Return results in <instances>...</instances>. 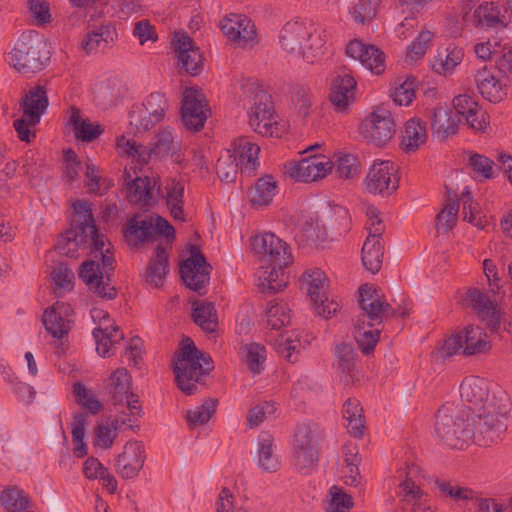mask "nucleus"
<instances>
[{
	"label": "nucleus",
	"instance_id": "nucleus-1",
	"mask_svg": "<svg viewBox=\"0 0 512 512\" xmlns=\"http://www.w3.org/2000/svg\"><path fill=\"white\" fill-rule=\"evenodd\" d=\"M90 249L91 259L82 263L79 277L97 296L113 300L117 290L110 283V272L114 270V256L110 251L111 244L105 242L103 234L90 235L88 230L71 226L63 233L55 245V249L67 257H77L81 247Z\"/></svg>",
	"mask_w": 512,
	"mask_h": 512
},
{
	"label": "nucleus",
	"instance_id": "nucleus-2",
	"mask_svg": "<svg viewBox=\"0 0 512 512\" xmlns=\"http://www.w3.org/2000/svg\"><path fill=\"white\" fill-rule=\"evenodd\" d=\"M326 38V30L312 22L289 21L280 30L279 44L286 53L314 63L324 54Z\"/></svg>",
	"mask_w": 512,
	"mask_h": 512
},
{
	"label": "nucleus",
	"instance_id": "nucleus-3",
	"mask_svg": "<svg viewBox=\"0 0 512 512\" xmlns=\"http://www.w3.org/2000/svg\"><path fill=\"white\" fill-rule=\"evenodd\" d=\"M214 368L212 359L200 351L190 338H186L175 354L173 371L177 386L186 395L197 392L203 378Z\"/></svg>",
	"mask_w": 512,
	"mask_h": 512
},
{
	"label": "nucleus",
	"instance_id": "nucleus-4",
	"mask_svg": "<svg viewBox=\"0 0 512 512\" xmlns=\"http://www.w3.org/2000/svg\"><path fill=\"white\" fill-rule=\"evenodd\" d=\"M49 60L50 52L44 37L36 31L23 32L10 52V64L25 76L43 70Z\"/></svg>",
	"mask_w": 512,
	"mask_h": 512
},
{
	"label": "nucleus",
	"instance_id": "nucleus-5",
	"mask_svg": "<svg viewBox=\"0 0 512 512\" xmlns=\"http://www.w3.org/2000/svg\"><path fill=\"white\" fill-rule=\"evenodd\" d=\"M48 107V96L44 86L36 85L20 101L22 117L14 121L18 138L30 143L35 137V127Z\"/></svg>",
	"mask_w": 512,
	"mask_h": 512
},
{
	"label": "nucleus",
	"instance_id": "nucleus-6",
	"mask_svg": "<svg viewBox=\"0 0 512 512\" xmlns=\"http://www.w3.org/2000/svg\"><path fill=\"white\" fill-rule=\"evenodd\" d=\"M175 230L170 223L158 215H134L127 220L124 237L130 247L150 242L156 235L174 237Z\"/></svg>",
	"mask_w": 512,
	"mask_h": 512
},
{
	"label": "nucleus",
	"instance_id": "nucleus-7",
	"mask_svg": "<svg viewBox=\"0 0 512 512\" xmlns=\"http://www.w3.org/2000/svg\"><path fill=\"white\" fill-rule=\"evenodd\" d=\"M435 431L453 449H463L472 435L467 429V419L459 416L453 404H445L438 410Z\"/></svg>",
	"mask_w": 512,
	"mask_h": 512
},
{
	"label": "nucleus",
	"instance_id": "nucleus-8",
	"mask_svg": "<svg viewBox=\"0 0 512 512\" xmlns=\"http://www.w3.org/2000/svg\"><path fill=\"white\" fill-rule=\"evenodd\" d=\"M358 302L362 312L357 322L367 324L369 327L380 326L384 320L396 313L382 290L374 285L360 286Z\"/></svg>",
	"mask_w": 512,
	"mask_h": 512
},
{
	"label": "nucleus",
	"instance_id": "nucleus-9",
	"mask_svg": "<svg viewBox=\"0 0 512 512\" xmlns=\"http://www.w3.org/2000/svg\"><path fill=\"white\" fill-rule=\"evenodd\" d=\"M248 117L249 125L256 133L269 137L280 136L281 124L272 97L266 91L259 89L255 92Z\"/></svg>",
	"mask_w": 512,
	"mask_h": 512
},
{
	"label": "nucleus",
	"instance_id": "nucleus-10",
	"mask_svg": "<svg viewBox=\"0 0 512 512\" xmlns=\"http://www.w3.org/2000/svg\"><path fill=\"white\" fill-rule=\"evenodd\" d=\"M253 252L271 265L287 267L293 262L290 246L273 233L255 235L250 239Z\"/></svg>",
	"mask_w": 512,
	"mask_h": 512
},
{
	"label": "nucleus",
	"instance_id": "nucleus-11",
	"mask_svg": "<svg viewBox=\"0 0 512 512\" xmlns=\"http://www.w3.org/2000/svg\"><path fill=\"white\" fill-rule=\"evenodd\" d=\"M360 131L365 139L376 146L386 145L396 132L392 113L385 108H377L363 119Z\"/></svg>",
	"mask_w": 512,
	"mask_h": 512
},
{
	"label": "nucleus",
	"instance_id": "nucleus-12",
	"mask_svg": "<svg viewBox=\"0 0 512 512\" xmlns=\"http://www.w3.org/2000/svg\"><path fill=\"white\" fill-rule=\"evenodd\" d=\"M292 447L296 469L303 474L310 473L318 462L317 441L310 426L302 424L297 427Z\"/></svg>",
	"mask_w": 512,
	"mask_h": 512
},
{
	"label": "nucleus",
	"instance_id": "nucleus-13",
	"mask_svg": "<svg viewBox=\"0 0 512 512\" xmlns=\"http://www.w3.org/2000/svg\"><path fill=\"white\" fill-rule=\"evenodd\" d=\"M106 389L114 405L125 403L132 415L141 414L139 397L131 390V375L126 368H118L110 375Z\"/></svg>",
	"mask_w": 512,
	"mask_h": 512
},
{
	"label": "nucleus",
	"instance_id": "nucleus-14",
	"mask_svg": "<svg viewBox=\"0 0 512 512\" xmlns=\"http://www.w3.org/2000/svg\"><path fill=\"white\" fill-rule=\"evenodd\" d=\"M223 34L241 48L254 47L257 31L252 20L244 14L231 13L220 21Z\"/></svg>",
	"mask_w": 512,
	"mask_h": 512
},
{
	"label": "nucleus",
	"instance_id": "nucleus-15",
	"mask_svg": "<svg viewBox=\"0 0 512 512\" xmlns=\"http://www.w3.org/2000/svg\"><path fill=\"white\" fill-rule=\"evenodd\" d=\"M399 179L396 167L391 161H375L365 178V186L369 193L388 196L397 190Z\"/></svg>",
	"mask_w": 512,
	"mask_h": 512
},
{
	"label": "nucleus",
	"instance_id": "nucleus-16",
	"mask_svg": "<svg viewBox=\"0 0 512 512\" xmlns=\"http://www.w3.org/2000/svg\"><path fill=\"white\" fill-rule=\"evenodd\" d=\"M172 46L177 58V68L180 74L198 75L203 69V56L195 46L191 37L176 33Z\"/></svg>",
	"mask_w": 512,
	"mask_h": 512
},
{
	"label": "nucleus",
	"instance_id": "nucleus-17",
	"mask_svg": "<svg viewBox=\"0 0 512 512\" xmlns=\"http://www.w3.org/2000/svg\"><path fill=\"white\" fill-rule=\"evenodd\" d=\"M211 266L206 262V258L198 246L192 245L190 248V257L183 261L180 266V274L185 285L199 292L204 288L210 279Z\"/></svg>",
	"mask_w": 512,
	"mask_h": 512
},
{
	"label": "nucleus",
	"instance_id": "nucleus-18",
	"mask_svg": "<svg viewBox=\"0 0 512 512\" xmlns=\"http://www.w3.org/2000/svg\"><path fill=\"white\" fill-rule=\"evenodd\" d=\"M71 307L68 304L56 302L49 310H46L43 315V324L47 332L59 341L56 352L64 353L66 345L64 338L67 339L68 333L71 329Z\"/></svg>",
	"mask_w": 512,
	"mask_h": 512
},
{
	"label": "nucleus",
	"instance_id": "nucleus-19",
	"mask_svg": "<svg viewBox=\"0 0 512 512\" xmlns=\"http://www.w3.org/2000/svg\"><path fill=\"white\" fill-rule=\"evenodd\" d=\"M333 169V162L325 155H312L292 164L288 169L291 178L301 182H314L324 178Z\"/></svg>",
	"mask_w": 512,
	"mask_h": 512
},
{
	"label": "nucleus",
	"instance_id": "nucleus-20",
	"mask_svg": "<svg viewBox=\"0 0 512 512\" xmlns=\"http://www.w3.org/2000/svg\"><path fill=\"white\" fill-rule=\"evenodd\" d=\"M124 183L126 185V198L132 204H138L142 207L149 206L154 201V194L159 193L160 184L155 177H135L133 178L129 171L125 169L123 173Z\"/></svg>",
	"mask_w": 512,
	"mask_h": 512
},
{
	"label": "nucleus",
	"instance_id": "nucleus-21",
	"mask_svg": "<svg viewBox=\"0 0 512 512\" xmlns=\"http://www.w3.org/2000/svg\"><path fill=\"white\" fill-rule=\"evenodd\" d=\"M510 412V399L508 394L498 389L494 391L490 400L473 409L467 417H475L477 420L490 422L495 425L496 421L500 424H507V417Z\"/></svg>",
	"mask_w": 512,
	"mask_h": 512
},
{
	"label": "nucleus",
	"instance_id": "nucleus-22",
	"mask_svg": "<svg viewBox=\"0 0 512 512\" xmlns=\"http://www.w3.org/2000/svg\"><path fill=\"white\" fill-rule=\"evenodd\" d=\"M207 119V109L204 96L201 92L187 88L183 93L182 120L185 126L192 131L203 128Z\"/></svg>",
	"mask_w": 512,
	"mask_h": 512
},
{
	"label": "nucleus",
	"instance_id": "nucleus-23",
	"mask_svg": "<svg viewBox=\"0 0 512 512\" xmlns=\"http://www.w3.org/2000/svg\"><path fill=\"white\" fill-rule=\"evenodd\" d=\"M465 300L469 302L472 309L490 331H496L498 329L500 325V313L497 305L487 294L478 288H472L466 292Z\"/></svg>",
	"mask_w": 512,
	"mask_h": 512
},
{
	"label": "nucleus",
	"instance_id": "nucleus-24",
	"mask_svg": "<svg viewBox=\"0 0 512 512\" xmlns=\"http://www.w3.org/2000/svg\"><path fill=\"white\" fill-rule=\"evenodd\" d=\"M145 460L144 446L139 441L127 442L123 452L116 459V472L125 479L138 475Z\"/></svg>",
	"mask_w": 512,
	"mask_h": 512
},
{
	"label": "nucleus",
	"instance_id": "nucleus-25",
	"mask_svg": "<svg viewBox=\"0 0 512 512\" xmlns=\"http://www.w3.org/2000/svg\"><path fill=\"white\" fill-rule=\"evenodd\" d=\"M453 106L457 115L463 116L471 129L485 132L490 123L489 116L471 96L467 94L456 96L453 99Z\"/></svg>",
	"mask_w": 512,
	"mask_h": 512
},
{
	"label": "nucleus",
	"instance_id": "nucleus-26",
	"mask_svg": "<svg viewBox=\"0 0 512 512\" xmlns=\"http://www.w3.org/2000/svg\"><path fill=\"white\" fill-rule=\"evenodd\" d=\"M467 429L472 434L470 442L488 447L502 440L507 430V424H500L496 421L493 425L490 422L477 420L475 417H467Z\"/></svg>",
	"mask_w": 512,
	"mask_h": 512
},
{
	"label": "nucleus",
	"instance_id": "nucleus-27",
	"mask_svg": "<svg viewBox=\"0 0 512 512\" xmlns=\"http://www.w3.org/2000/svg\"><path fill=\"white\" fill-rule=\"evenodd\" d=\"M356 81L349 74L337 75L330 85L329 100L337 112H345L355 101Z\"/></svg>",
	"mask_w": 512,
	"mask_h": 512
},
{
	"label": "nucleus",
	"instance_id": "nucleus-28",
	"mask_svg": "<svg viewBox=\"0 0 512 512\" xmlns=\"http://www.w3.org/2000/svg\"><path fill=\"white\" fill-rule=\"evenodd\" d=\"M433 137L443 141L458 131L460 118L448 106L438 105L430 112Z\"/></svg>",
	"mask_w": 512,
	"mask_h": 512
},
{
	"label": "nucleus",
	"instance_id": "nucleus-29",
	"mask_svg": "<svg viewBox=\"0 0 512 512\" xmlns=\"http://www.w3.org/2000/svg\"><path fill=\"white\" fill-rule=\"evenodd\" d=\"M492 69L493 67L488 68L486 65L479 68L474 74V80L482 97L490 102L497 103L506 96L505 84H502Z\"/></svg>",
	"mask_w": 512,
	"mask_h": 512
},
{
	"label": "nucleus",
	"instance_id": "nucleus-30",
	"mask_svg": "<svg viewBox=\"0 0 512 512\" xmlns=\"http://www.w3.org/2000/svg\"><path fill=\"white\" fill-rule=\"evenodd\" d=\"M460 394L462 399L470 404L469 410L472 412L490 400L489 383L478 376L467 377L460 385Z\"/></svg>",
	"mask_w": 512,
	"mask_h": 512
},
{
	"label": "nucleus",
	"instance_id": "nucleus-31",
	"mask_svg": "<svg viewBox=\"0 0 512 512\" xmlns=\"http://www.w3.org/2000/svg\"><path fill=\"white\" fill-rule=\"evenodd\" d=\"M460 333L464 356L487 354L491 350L488 335L480 326L468 325Z\"/></svg>",
	"mask_w": 512,
	"mask_h": 512
},
{
	"label": "nucleus",
	"instance_id": "nucleus-32",
	"mask_svg": "<svg viewBox=\"0 0 512 512\" xmlns=\"http://www.w3.org/2000/svg\"><path fill=\"white\" fill-rule=\"evenodd\" d=\"M231 146V153L235 161L239 163L240 169L249 172L255 170L258 165L260 147L247 137L236 139Z\"/></svg>",
	"mask_w": 512,
	"mask_h": 512
},
{
	"label": "nucleus",
	"instance_id": "nucleus-33",
	"mask_svg": "<svg viewBox=\"0 0 512 512\" xmlns=\"http://www.w3.org/2000/svg\"><path fill=\"white\" fill-rule=\"evenodd\" d=\"M168 253L164 246L158 245L151 257L145 272L146 282L159 287L169 272Z\"/></svg>",
	"mask_w": 512,
	"mask_h": 512
},
{
	"label": "nucleus",
	"instance_id": "nucleus-34",
	"mask_svg": "<svg viewBox=\"0 0 512 512\" xmlns=\"http://www.w3.org/2000/svg\"><path fill=\"white\" fill-rule=\"evenodd\" d=\"M69 124L73 127L75 138L83 142H91L104 132V128L99 123L83 119L80 109L75 106L70 108Z\"/></svg>",
	"mask_w": 512,
	"mask_h": 512
},
{
	"label": "nucleus",
	"instance_id": "nucleus-35",
	"mask_svg": "<svg viewBox=\"0 0 512 512\" xmlns=\"http://www.w3.org/2000/svg\"><path fill=\"white\" fill-rule=\"evenodd\" d=\"M426 124L419 118H412L405 123L401 136V147L405 152H414L427 140Z\"/></svg>",
	"mask_w": 512,
	"mask_h": 512
},
{
	"label": "nucleus",
	"instance_id": "nucleus-36",
	"mask_svg": "<svg viewBox=\"0 0 512 512\" xmlns=\"http://www.w3.org/2000/svg\"><path fill=\"white\" fill-rule=\"evenodd\" d=\"M283 268L277 265H270L261 267L257 271L258 286L262 291L276 293L287 286L288 277L285 275Z\"/></svg>",
	"mask_w": 512,
	"mask_h": 512
},
{
	"label": "nucleus",
	"instance_id": "nucleus-37",
	"mask_svg": "<svg viewBox=\"0 0 512 512\" xmlns=\"http://www.w3.org/2000/svg\"><path fill=\"white\" fill-rule=\"evenodd\" d=\"M258 465L266 472H276L281 463L274 453V439L267 432H261L258 436Z\"/></svg>",
	"mask_w": 512,
	"mask_h": 512
},
{
	"label": "nucleus",
	"instance_id": "nucleus-38",
	"mask_svg": "<svg viewBox=\"0 0 512 512\" xmlns=\"http://www.w3.org/2000/svg\"><path fill=\"white\" fill-rule=\"evenodd\" d=\"M326 274L320 269L306 271L301 278V288L306 291L314 304L326 295L327 289Z\"/></svg>",
	"mask_w": 512,
	"mask_h": 512
},
{
	"label": "nucleus",
	"instance_id": "nucleus-39",
	"mask_svg": "<svg viewBox=\"0 0 512 512\" xmlns=\"http://www.w3.org/2000/svg\"><path fill=\"white\" fill-rule=\"evenodd\" d=\"M278 192L277 182L271 175L259 178L249 194L252 206H268Z\"/></svg>",
	"mask_w": 512,
	"mask_h": 512
},
{
	"label": "nucleus",
	"instance_id": "nucleus-40",
	"mask_svg": "<svg viewBox=\"0 0 512 512\" xmlns=\"http://www.w3.org/2000/svg\"><path fill=\"white\" fill-rule=\"evenodd\" d=\"M342 413L344 420L347 422V431L354 437H361L365 421L360 402L353 398L347 399L343 405Z\"/></svg>",
	"mask_w": 512,
	"mask_h": 512
},
{
	"label": "nucleus",
	"instance_id": "nucleus-41",
	"mask_svg": "<svg viewBox=\"0 0 512 512\" xmlns=\"http://www.w3.org/2000/svg\"><path fill=\"white\" fill-rule=\"evenodd\" d=\"M478 24L486 28H506L505 16L500 8L493 2H484L474 12Z\"/></svg>",
	"mask_w": 512,
	"mask_h": 512
},
{
	"label": "nucleus",
	"instance_id": "nucleus-42",
	"mask_svg": "<svg viewBox=\"0 0 512 512\" xmlns=\"http://www.w3.org/2000/svg\"><path fill=\"white\" fill-rule=\"evenodd\" d=\"M462 59V49L449 45L444 51L438 52L431 66L436 73L446 76L453 72L454 68L461 63Z\"/></svg>",
	"mask_w": 512,
	"mask_h": 512
},
{
	"label": "nucleus",
	"instance_id": "nucleus-43",
	"mask_svg": "<svg viewBox=\"0 0 512 512\" xmlns=\"http://www.w3.org/2000/svg\"><path fill=\"white\" fill-rule=\"evenodd\" d=\"M93 337L96 341V351L98 354L102 357H109L114 354L116 345L123 340V333L115 326L108 328L107 331L94 329Z\"/></svg>",
	"mask_w": 512,
	"mask_h": 512
},
{
	"label": "nucleus",
	"instance_id": "nucleus-44",
	"mask_svg": "<svg viewBox=\"0 0 512 512\" xmlns=\"http://www.w3.org/2000/svg\"><path fill=\"white\" fill-rule=\"evenodd\" d=\"M116 32L108 26H102L99 29L89 32L81 43L82 49L86 54L96 53L99 50L106 49L114 41Z\"/></svg>",
	"mask_w": 512,
	"mask_h": 512
},
{
	"label": "nucleus",
	"instance_id": "nucleus-45",
	"mask_svg": "<svg viewBox=\"0 0 512 512\" xmlns=\"http://www.w3.org/2000/svg\"><path fill=\"white\" fill-rule=\"evenodd\" d=\"M383 245L381 239L366 238L362 247V263L371 273H377L382 266Z\"/></svg>",
	"mask_w": 512,
	"mask_h": 512
},
{
	"label": "nucleus",
	"instance_id": "nucleus-46",
	"mask_svg": "<svg viewBox=\"0 0 512 512\" xmlns=\"http://www.w3.org/2000/svg\"><path fill=\"white\" fill-rule=\"evenodd\" d=\"M418 474L419 468L414 464L407 465L404 470L399 471V477L403 479L399 487L406 501H415L422 496V491L415 480Z\"/></svg>",
	"mask_w": 512,
	"mask_h": 512
},
{
	"label": "nucleus",
	"instance_id": "nucleus-47",
	"mask_svg": "<svg viewBox=\"0 0 512 512\" xmlns=\"http://www.w3.org/2000/svg\"><path fill=\"white\" fill-rule=\"evenodd\" d=\"M381 330L378 326L369 327L362 322H356L354 338L364 354H370L374 351L380 337Z\"/></svg>",
	"mask_w": 512,
	"mask_h": 512
},
{
	"label": "nucleus",
	"instance_id": "nucleus-48",
	"mask_svg": "<svg viewBox=\"0 0 512 512\" xmlns=\"http://www.w3.org/2000/svg\"><path fill=\"white\" fill-rule=\"evenodd\" d=\"M167 197H166V204L167 207L170 210L171 216L175 220L184 221V210H183V204H184V183L180 181H171L167 185Z\"/></svg>",
	"mask_w": 512,
	"mask_h": 512
},
{
	"label": "nucleus",
	"instance_id": "nucleus-49",
	"mask_svg": "<svg viewBox=\"0 0 512 512\" xmlns=\"http://www.w3.org/2000/svg\"><path fill=\"white\" fill-rule=\"evenodd\" d=\"M192 317L194 322L206 332H214L218 325L214 304L208 302L196 303Z\"/></svg>",
	"mask_w": 512,
	"mask_h": 512
},
{
	"label": "nucleus",
	"instance_id": "nucleus-50",
	"mask_svg": "<svg viewBox=\"0 0 512 512\" xmlns=\"http://www.w3.org/2000/svg\"><path fill=\"white\" fill-rule=\"evenodd\" d=\"M380 0H356L349 7V15L357 24L371 22L377 14Z\"/></svg>",
	"mask_w": 512,
	"mask_h": 512
},
{
	"label": "nucleus",
	"instance_id": "nucleus-51",
	"mask_svg": "<svg viewBox=\"0 0 512 512\" xmlns=\"http://www.w3.org/2000/svg\"><path fill=\"white\" fill-rule=\"evenodd\" d=\"M73 209L75 215L71 220V226L86 229L88 232H90V235L94 234L95 236L96 233H99L96 228L92 210L88 201L78 200L74 202Z\"/></svg>",
	"mask_w": 512,
	"mask_h": 512
},
{
	"label": "nucleus",
	"instance_id": "nucleus-52",
	"mask_svg": "<svg viewBox=\"0 0 512 512\" xmlns=\"http://www.w3.org/2000/svg\"><path fill=\"white\" fill-rule=\"evenodd\" d=\"M355 352L351 345L346 343H340L335 347V358L337 368L341 373L346 374L351 380L356 375L355 371Z\"/></svg>",
	"mask_w": 512,
	"mask_h": 512
},
{
	"label": "nucleus",
	"instance_id": "nucleus-53",
	"mask_svg": "<svg viewBox=\"0 0 512 512\" xmlns=\"http://www.w3.org/2000/svg\"><path fill=\"white\" fill-rule=\"evenodd\" d=\"M73 394L76 402L87 409L91 414L96 415L103 409V404L98 400L94 392L80 382L73 385Z\"/></svg>",
	"mask_w": 512,
	"mask_h": 512
},
{
	"label": "nucleus",
	"instance_id": "nucleus-54",
	"mask_svg": "<svg viewBox=\"0 0 512 512\" xmlns=\"http://www.w3.org/2000/svg\"><path fill=\"white\" fill-rule=\"evenodd\" d=\"M267 323L274 329L280 328L290 323V309L285 302H270L266 310Z\"/></svg>",
	"mask_w": 512,
	"mask_h": 512
},
{
	"label": "nucleus",
	"instance_id": "nucleus-55",
	"mask_svg": "<svg viewBox=\"0 0 512 512\" xmlns=\"http://www.w3.org/2000/svg\"><path fill=\"white\" fill-rule=\"evenodd\" d=\"M216 173L221 181L231 183L236 179L239 163L235 161L231 150L223 152L216 163Z\"/></svg>",
	"mask_w": 512,
	"mask_h": 512
},
{
	"label": "nucleus",
	"instance_id": "nucleus-56",
	"mask_svg": "<svg viewBox=\"0 0 512 512\" xmlns=\"http://www.w3.org/2000/svg\"><path fill=\"white\" fill-rule=\"evenodd\" d=\"M336 160L333 162V168L339 178L352 179L359 173V163L357 158L352 154L338 153L335 155Z\"/></svg>",
	"mask_w": 512,
	"mask_h": 512
},
{
	"label": "nucleus",
	"instance_id": "nucleus-57",
	"mask_svg": "<svg viewBox=\"0 0 512 512\" xmlns=\"http://www.w3.org/2000/svg\"><path fill=\"white\" fill-rule=\"evenodd\" d=\"M3 506L9 512H21L27 508L28 496L19 488H7L1 494Z\"/></svg>",
	"mask_w": 512,
	"mask_h": 512
},
{
	"label": "nucleus",
	"instance_id": "nucleus-58",
	"mask_svg": "<svg viewBox=\"0 0 512 512\" xmlns=\"http://www.w3.org/2000/svg\"><path fill=\"white\" fill-rule=\"evenodd\" d=\"M129 122L137 133L145 132L159 123V121H154L152 113L142 105L132 107L129 112Z\"/></svg>",
	"mask_w": 512,
	"mask_h": 512
},
{
	"label": "nucleus",
	"instance_id": "nucleus-59",
	"mask_svg": "<svg viewBox=\"0 0 512 512\" xmlns=\"http://www.w3.org/2000/svg\"><path fill=\"white\" fill-rule=\"evenodd\" d=\"M434 35L431 31L423 30L418 37L408 46L406 62L412 63L422 58L432 43Z\"/></svg>",
	"mask_w": 512,
	"mask_h": 512
},
{
	"label": "nucleus",
	"instance_id": "nucleus-60",
	"mask_svg": "<svg viewBox=\"0 0 512 512\" xmlns=\"http://www.w3.org/2000/svg\"><path fill=\"white\" fill-rule=\"evenodd\" d=\"M217 400L208 399L195 409L187 411V422L190 426L203 425L207 423L215 413Z\"/></svg>",
	"mask_w": 512,
	"mask_h": 512
},
{
	"label": "nucleus",
	"instance_id": "nucleus-61",
	"mask_svg": "<svg viewBox=\"0 0 512 512\" xmlns=\"http://www.w3.org/2000/svg\"><path fill=\"white\" fill-rule=\"evenodd\" d=\"M292 102L299 116L302 118L308 117L313 103L311 90L303 86L295 87L292 94Z\"/></svg>",
	"mask_w": 512,
	"mask_h": 512
},
{
	"label": "nucleus",
	"instance_id": "nucleus-62",
	"mask_svg": "<svg viewBox=\"0 0 512 512\" xmlns=\"http://www.w3.org/2000/svg\"><path fill=\"white\" fill-rule=\"evenodd\" d=\"M330 500L326 505V512H349L353 506L352 498L341 488L332 486L329 490Z\"/></svg>",
	"mask_w": 512,
	"mask_h": 512
},
{
	"label": "nucleus",
	"instance_id": "nucleus-63",
	"mask_svg": "<svg viewBox=\"0 0 512 512\" xmlns=\"http://www.w3.org/2000/svg\"><path fill=\"white\" fill-rule=\"evenodd\" d=\"M265 359L266 349L264 346L258 343H250L246 345L245 362L252 373L259 374L262 371Z\"/></svg>",
	"mask_w": 512,
	"mask_h": 512
},
{
	"label": "nucleus",
	"instance_id": "nucleus-64",
	"mask_svg": "<svg viewBox=\"0 0 512 512\" xmlns=\"http://www.w3.org/2000/svg\"><path fill=\"white\" fill-rule=\"evenodd\" d=\"M174 144V133L173 130L166 128L158 132L154 138V142L151 144V152L154 153V157L162 158L169 155Z\"/></svg>",
	"mask_w": 512,
	"mask_h": 512
}]
</instances>
